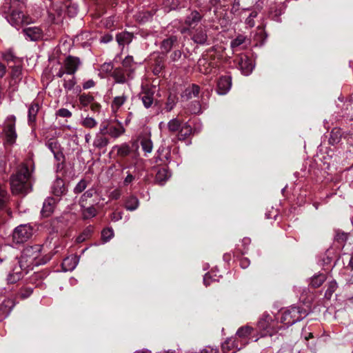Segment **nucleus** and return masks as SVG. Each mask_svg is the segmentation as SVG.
I'll return each mask as SVG.
<instances>
[{"label":"nucleus","instance_id":"f8f14e48","mask_svg":"<svg viewBox=\"0 0 353 353\" xmlns=\"http://www.w3.org/2000/svg\"><path fill=\"white\" fill-rule=\"evenodd\" d=\"M201 18L202 17L199 12L192 11L185 20V24L188 28H183L181 31V33H185L187 30H194L201 20Z\"/></svg>","mask_w":353,"mask_h":353},{"label":"nucleus","instance_id":"58836bf2","mask_svg":"<svg viewBox=\"0 0 353 353\" xmlns=\"http://www.w3.org/2000/svg\"><path fill=\"white\" fill-rule=\"evenodd\" d=\"M326 280V276L324 274H319L317 275H314L311 279L310 285L314 288L320 287L324 281Z\"/></svg>","mask_w":353,"mask_h":353},{"label":"nucleus","instance_id":"a18cd8bd","mask_svg":"<svg viewBox=\"0 0 353 353\" xmlns=\"http://www.w3.org/2000/svg\"><path fill=\"white\" fill-rule=\"evenodd\" d=\"M181 123L177 119H173L170 120L168 123V128L170 132H175L179 130Z\"/></svg>","mask_w":353,"mask_h":353},{"label":"nucleus","instance_id":"ddd939ff","mask_svg":"<svg viewBox=\"0 0 353 353\" xmlns=\"http://www.w3.org/2000/svg\"><path fill=\"white\" fill-rule=\"evenodd\" d=\"M129 98V94L125 90L120 94L114 97L111 103V110L113 113H117Z\"/></svg>","mask_w":353,"mask_h":353},{"label":"nucleus","instance_id":"72a5a7b5","mask_svg":"<svg viewBox=\"0 0 353 353\" xmlns=\"http://www.w3.org/2000/svg\"><path fill=\"white\" fill-rule=\"evenodd\" d=\"M39 110V105L38 103H32L30 105L28 109V123L30 125L35 122Z\"/></svg>","mask_w":353,"mask_h":353},{"label":"nucleus","instance_id":"412c9836","mask_svg":"<svg viewBox=\"0 0 353 353\" xmlns=\"http://www.w3.org/2000/svg\"><path fill=\"white\" fill-rule=\"evenodd\" d=\"M55 10L57 11L59 15H61L62 12L65 10L68 14L71 17L75 16L78 12L77 6L74 4L71 5L69 1L60 7H57Z\"/></svg>","mask_w":353,"mask_h":353},{"label":"nucleus","instance_id":"ea45409f","mask_svg":"<svg viewBox=\"0 0 353 353\" xmlns=\"http://www.w3.org/2000/svg\"><path fill=\"white\" fill-rule=\"evenodd\" d=\"M79 100L81 106L86 108L92 103L94 99L92 95L83 93L79 96Z\"/></svg>","mask_w":353,"mask_h":353},{"label":"nucleus","instance_id":"37998d69","mask_svg":"<svg viewBox=\"0 0 353 353\" xmlns=\"http://www.w3.org/2000/svg\"><path fill=\"white\" fill-rule=\"evenodd\" d=\"M94 193V190L92 189H89L87 191H85L81 196L79 199V205L81 208H85V205H86V201L88 199L93 196V194Z\"/></svg>","mask_w":353,"mask_h":353},{"label":"nucleus","instance_id":"8fccbe9b","mask_svg":"<svg viewBox=\"0 0 353 353\" xmlns=\"http://www.w3.org/2000/svg\"><path fill=\"white\" fill-rule=\"evenodd\" d=\"M114 236V231L112 228H105L101 232L102 239L107 242Z\"/></svg>","mask_w":353,"mask_h":353},{"label":"nucleus","instance_id":"dca6fc26","mask_svg":"<svg viewBox=\"0 0 353 353\" xmlns=\"http://www.w3.org/2000/svg\"><path fill=\"white\" fill-rule=\"evenodd\" d=\"M23 32L26 39L30 41H37L42 37L43 34L41 29L37 26L24 28Z\"/></svg>","mask_w":353,"mask_h":353},{"label":"nucleus","instance_id":"4d7b16f0","mask_svg":"<svg viewBox=\"0 0 353 353\" xmlns=\"http://www.w3.org/2000/svg\"><path fill=\"white\" fill-rule=\"evenodd\" d=\"M32 293V289L30 288H26L21 291L20 295L22 299H26L29 297Z\"/></svg>","mask_w":353,"mask_h":353},{"label":"nucleus","instance_id":"9d476101","mask_svg":"<svg viewBox=\"0 0 353 353\" xmlns=\"http://www.w3.org/2000/svg\"><path fill=\"white\" fill-rule=\"evenodd\" d=\"M154 89L148 85L142 86L141 92L139 93V98L141 99L145 108L152 106L154 102Z\"/></svg>","mask_w":353,"mask_h":353},{"label":"nucleus","instance_id":"e433bc0d","mask_svg":"<svg viewBox=\"0 0 353 353\" xmlns=\"http://www.w3.org/2000/svg\"><path fill=\"white\" fill-rule=\"evenodd\" d=\"M112 150H117V154L122 157L128 156L130 152V148L126 143L120 145H114Z\"/></svg>","mask_w":353,"mask_h":353},{"label":"nucleus","instance_id":"c85d7f7f","mask_svg":"<svg viewBox=\"0 0 353 353\" xmlns=\"http://www.w3.org/2000/svg\"><path fill=\"white\" fill-rule=\"evenodd\" d=\"M139 205L138 198L134 195L129 196L125 201V208L127 210L134 211Z\"/></svg>","mask_w":353,"mask_h":353},{"label":"nucleus","instance_id":"6e6552de","mask_svg":"<svg viewBox=\"0 0 353 353\" xmlns=\"http://www.w3.org/2000/svg\"><path fill=\"white\" fill-rule=\"evenodd\" d=\"M32 235V228L29 224L20 225L12 232V241L20 244L28 241Z\"/></svg>","mask_w":353,"mask_h":353},{"label":"nucleus","instance_id":"a211bd4d","mask_svg":"<svg viewBox=\"0 0 353 353\" xmlns=\"http://www.w3.org/2000/svg\"><path fill=\"white\" fill-rule=\"evenodd\" d=\"M56 203L57 201L55 199L52 197L47 198L43 204V208L41 211V215L44 217L50 216L54 211Z\"/></svg>","mask_w":353,"mask_h":353},{"label":"nucleus","instance_id":"7c9ffc66","mask_svg":"<svg viewBox=\"0 0 353 353\" xmlns=\"http://www.w3.org/2000/svg\"><path fill=\"white\" fill-rule=\"evenodd\" d=\"M239 65L244 75H249L254 68L252 61L248 58L241 59Z\"/></svg>","mask_w":353,"mask_h":353},{"label":"nucleus","instance_id":"052dcab7","mask_svg":"<svg viewBox=\"0 0 353 353\" xmlns=\"http://www.w3.org/2000/svg\"><path fill=\"white\" fill-rule=\"evenodd\" d=\"M200 353H219V352L217 348H214L211 346H206L200 352Z\"/></svg>","mask_w":353,"mask_h":353},{"label":"nucleus","instance_id":"de8ad7c7","mask_svg":"<svg viewBox=\"0 0 353 353\" xmlns=\"http://www.w3.org/2000/svg\"><path fill=\"white\" fill-rule=\"evenodd\" d=\"M245 41V37L243 35H238L234 39H233L230 43L231 48L234 50L238 47L241 46Z\"/></svg>","mask_w":353,"mask_h":353},{"label":"nucleus","instance_id":"423d86ee","mask_svg":"<svg viewBox=\"0 0 353 353\" xmlns=\"http://www.w3.org/2000/svg\"><path fill=\"white\" fill-rule=\"evenodd\" d=\"M81 62L79 58L73 56H68L63 61L62 65L60 67L55 76L61 78L65 74L69 75H74L78 70Z\"/></svg>","mask_w":353,"mask_h":353},{"label":"nucleus","instance_id":"2eb2a0df","mask_svg":"<svg viewBox=\"0 0 353 353\" xmlns=\"http://www.w3.org/2000/svg\"><path fill=\"white\" fill-rule=\"evenodd\" d=\"M232 79L230 77H221L217 82L216 92L220 95L225 94L231 88Z\"/></svg>","mask_w":353,"mask_h":353},{"label":"nucleus","instance_id":"3c124183","mask_svg":"<svg viewBox=\"0 0 353 353\" xmlns=\"http://www.w3.org/2000/svg\"><path fill=\"white\" fill-rule=\"evenodd\" d=\"M258 15V12L255 10L252 11L250 14L249 17L245 20V23L250 27L252 28L254 26L255 23L254 19L256 18Z\"/></svg>","mask_w":353,"mask_h":353},{"label":"nucleus","instance_id":"774afa93","mask_svg":"<svg viewBox=\"0 0 353 353\" xmlns=\"http://www.w3.org/2000/svg\"><path fill=\"white\" fill-rule=\"evenodd\" d=\"M3 59L7 61H14L15 57L12 52L9 51L3 54Z\"/></svg>","mask_w":353,"mask_h":353},{"label":"nucleus","instance_id":"6e6d98bb","mask_svg":"<svg viewBox=\"0 0 353 353\" xmlns=\"http://www.w3.org/2000/svg\"><path fill=\"white\" fill-rule=\"evenodd\" d=\"M101 72L104 73H110L113 70V65L111 63H104L101 66Z\"/></svg>","mask_w":353,"mask_h":353},{"label":"nucleus","instance_id":"b1692460","mask_svg":"<svg viewBox=\"0 0 353 353\" xmlns=\"http://www.w3.org/2000/svg\"><path fill=\"white\" fill-rule=\"evenodd\" d=\"M123 68L127 72V76L130 79L133 78L134 71V63L132 56H127L122 62Z\"/></svg>","mask_w":353,"mask_h":353},{"label":"nucleus","instance_id":"4be33fe9","mask_svg":"<svg viewBox=\"0 0 353 353\" xmlns=\"http://www.w3.org/2000/svg\"><path fill=\"white\" fill-rule=\"evenodd\" d=\"M200 88L195 84L192 85L191 86L188 87L181 94V98L183 100L188 101L189 99H192L193 97H196L199 93Z\"/></svg>","mask_w":353,"mask_h":353},{"label":"nucleus","instance_id":"a878e982","mask_svg":"<svg viewBox=\"0 0 353 353\" xmlns=\"http://www.w3.org/2000/svg\"><path fill=\"white\" fill-rule=\"evenodd\" d=\"M177 39L175 36H171L162 41L160 49L163 53H168L170 51L174 44L176 43Z\"/></svg>","mask_w":353,"mask_h":353},{"label":"nucleus","instance_id":"0e129e2a","mask_svg":"<svg viewBox=\"0 0 353 353\" xmlns=\"http://www.w3.org/2000/svg\"><path fill=\"white\" fill-rule=\"evenodd\" d=\"M134 180V176L130 172H128L127 176H125V178L123 181V184L125 185H128L130 183H131Z\"/></svg>","mask_w":353,"mask_h":353},{"label":"nucleus","instance_id":"393cba45","mask_svg":"<svg viewBox=\"0 0 353 353\" xmlns=\"http://www.w3.org/2000/svg\"><path fill=\"white\" fill-rule=\"evenodd\" d=\"M66 189L64 181L61 179H57L52 186V192L57 196H61L65 194Z\"/></svg>","mask_w":353,"mask_h":353},{"label":"nucleus","instance_id":"49530a36","mask_svg":"<svg viewBox=\"0 0 353 353\" xmlns=\"http://www.w3.org/2000/svg\"><path fill=\"white\" fill-rule=\"evenodd\" d=\"M76 83H77L76 78L74 75H72V78H70L69 79H63V86L65 90L68 92V91L72 90L74 88Z\"/></svg>","mask_w":353,"mask_h":353},{"label":"nucleus","instance_id":"aec40b11","mask_svg":"<svg viewBox=\"0 0 353 353\" xmlns=\"http://www.w3.org/2000/svg\"><path fill=\"white\" fill-rule=\"evenodd\" d=\"M112 77L117 83H125L131 79L127 76V72L123 68H115L112 73Z\"/></svg>","mask_w":353,"mask_h":353},{"label":"nucleus","instance_id":"e2e57ef3","mask_svg":"<svg viewBox=\"0 0 353 353\" xmlns=\"http://www.w3.org/2000/svg\"><path fill=\"white\" fill-rule=\"evenodd\" d=\"M181 57V52L179 50H174L170 56L171 59L173 61L179 60Z\"/></svg>","mask_w":353,"mask_h":353},{"label":"nucleus","instance_id":"bf43d9fd","mask_svg":"<svg viewBox=\"0 0 353 353\" xmlns=\"http://www.w3.org/2000/svg\"><path fill=\"white\" fill-rule=\"evenodd\" d=\"M348 238V234L343 232H338L336 234V239L338 241H345Z\"/></svg>","mask_w":353,"mask_h":353},{"label":"nucleus","instance_id":"0eeeda50","mask_svg":"<svg viewBox=\"0 0 353 353\" xmlns=\"http://www.w3.org/2000/svg\"><path fill=\"white\" fill-rule=\"evenodd\" d=\"M15 117L10 115L8 117L5 121L3 133L7 144L12 145L17 139V132L15 130Z\"/></svg>","mask_w":353,"mask_h":353},{"label":"nucleus","instance_id":"a19ab883","mask_svg":"<svg viewBox=\"0 0 353 353\" xmlns=\"http://www.w3.org/2000/svg\"><path fill=\"white\" fill-rule=\"evenodd\" d=\"M97 121L94 118L90 117L83 118L81 121V124L83 127L89 129L95 128L97 125Z\"/></svg>","mask_w":353,"mask_h":353},{"label":"nucleus","instance_id":"4468645a","mask_svg":"<svg viewBox=\"0 0 353 353\" xmlns=\"http://www.w3.org/2000/svg\"><path fill=\"white\" fill-rule=\"evenodd\" d=\"M239 342L240 341L236 338L234 339H229L223 343L222 349L224 352L231 350L232 351V353H234L237 350L242 349L247 344V342L243 343H240V344Z\"/></svg>","mask_w":353,"mask_h":353},{"label":"nucleus","instance_id":"f03ea898","mask_svg":"<svg viewBox=\"0 0 353 353\" xmlns=\"http://www.w3.org/2000/svg\"><path fill=\"white\" fill-rule=\"evenodd\" d=\"M41 248L40 245L26 246L23 248L20 258L15 261L26 270L32 269L34 266L45 264L49 258L41 256Z\"/></svg>","mask_w":353,"mask_h":353},{"label":"nucleus","instance_id":"6ab92c4d","mask_svg":"<svg viewBox=\"0 0 353 353\" xmlns=\"http://www.w3.org/2000/svg\"><path fill=\"white\" fill-rule=\"evenodd\" d=\"M79 259L77 255H71L65 257L62 262V268L63 271L73 270L79 263Z\"/></svg>","mask_w":353,"mask_h":353},{"label":"nucleus","instance_id":"79ce46f5","mask_svg":"<svg viewBox=\"0 0 353 353\" xmlns=\"http://www.w3.org/2000/svg\"><path fill=\"white\" fill-rule=\"evenodd\" d=\"M141 145L143 150L146 153H150L152 151L153 144L148 137H144L141 139Z\"/></svg>","mask_w":353,"mask_h":353},{"label":"nucleus","instance_id":"c9c22d12","mask_svg":"<svg viewBox=\"0 0 353 353\" xmlns=\"http://www.w3.org/2000/svg\"><path fill=\"white\" fill-rule=\"evenodd\" d=\"M81 214L84 219H91L97 214V210L92 205L89 207L81 208Z\"/></svg>","mask_w":353,"mask_h":353},{"label":"nucleus","instance_id":"2f4dec72","mask_svg":"<svg viewBox=\"0 0 353 353\" xmlns=\"http://www.w3.org/2000/svg\"><path fill=\"white\" fill-rule=\"evenodd\" d=\"M342 137V131L340 128H334L332 130L329 138V143L335 145L340 142Z\"/></svg>","mask_w":353,"mask_h":353},{"label":"nucleus","instance_id":"20e7f679","mask_svg":"<svg viewBox=\"0 0 353 353\" xmlns=\"http://www.w3.org/2000/svg\"><path fill=\"white\" fill-rule=\"evenodd\" d=\"M283 329V326L274 316L263 314L257 323V331L261 337L272 336Z\"/></svg>","mask_w":353,"mask_h":353},{"label":"nucleus","instance_id":"f257e3e1","mask_svg":"<svg viewBox=\"0 0 353 353\" xmlns=\"http://www.w3.org/2000/svg\"><path fill=\"white\" fill-rule=\"evenodd\" d=\"M24 6L23 0H6L1 7V11L8 23L17 28L30 22L29 17L22 12Z\"/></svg>","mask_w":353,"mask_h":353},{"label":"nucleus","instance_id":"69168bd1","mask_svg":"<svg viewBox=\"0 0 353 353\" xmlns=\"http://www.w3.org/2000/svg\"><path fill=\"white\" fill-rule=\"evenodd\" d=\"M174 104H175L174 101L172 100L171 99V97H170L168 99L166 104H165V109L167 110V111H171L173 109Z\"/></svg>","mask_w":353,"mask_h":353},{"label":"nucleus","instance_id":"473e14b6","mask_svg":"<svg viewBox=\"0 0 353 353\" xmlns=\"http://www.w3.org/2000/svg\"><path fill=\"white\" fill-rule=\"evenodd\" d=\"M124 132L125 129L121 124L118 125L117 126L110 125L108 128L107 134L110 135L111 137L116 139L120 137L121 134H123Z\"/></svg>","mask_w":353,"mask_h":353},{"label":"nucleus","instance_id":"680f3d73","mask_svg":"<svg viewBox=\"0 0 353 353\" xmlns=\"http://www.w3.org/2000/svg\"><path fill=\"white\" fill-rule=\"evenodd\" d=\"M94 85H95V82L92 79H89V80L85 81L83 83L82 86L84 90H88L91 88H93Z\"/></svg>","mask_w":353,"mask_h":353},{"label":"nucleus","instance_id":"603ef678","mask_svg":"<svg viewBox=\"0 0 353 353\" xmlns=\"http://www.w3.org/2000/svg\"><path fill=\"white\" fill-rule=\"evenodd\" d=\"M54 154V157L55 160L58 162L57 168H59L60 163H63L65 161V157L63 154V152L61 150L52 153Z\"/></svg>","mask_w":353,"mask_h":353},{"label":"nucleus","instance_id":"4c0bfd02","mask_svg":"<svg viewBox=\"0 0 353 353\" xmlns=\"http://www.w3.org/2000/svg\"><path fill=\"white\" fill-rule=\"evenodd\" d=\"M46 145L52 152V153L58 152L61 150L59 142L55 139H49L46 142Z\"/></svg>","mask_w":353,"mask_h":353},{"label":"nucleus","instance_id":"cd10ccee","mask_svg":"<svg viewBox=\"0 0 353 353\" xmlns=\"http://www.w3.org/2000/svg\"><path fill=\"white\" fill-rule=\"evenodd\" d=\"M133 38V34L128 32H122L117 34L116 39L119 46L129 44Z\"/></svg>","mask_w":353,"mask_h":353},{"label":"nucleus","instance_id":"338daca9","mask_svg":"<svg viewBox=\"0 0 353 353\" xmlns=\"http://www.w3.org/2000/svg\"><path fill=\"white\" fill-rule=\"evenodd\" d=\"M109 126L106 124H101L99 131L97 134H101L102 135L107 134Z\"/></svg>","mask_w":353,"mask_h":353},{"label":"nucleus","instance_id":"f704fd0d","mask_svg":"<svg viewBox=\"0 0 353 353\" xmlns=\"http://www.w3.org/2000/svg\"><path fill=\"white\" fill-rule=\"evenodd\" d=\"M191 133H192L191 126L186 123H183V125H181V126L179 129V134H178L179 139L184 140L189 135H190Z\"/></svg>","mask_w":353,"mask_h":353},{"label":"nucleus","instance_id":"7ed1b4c3","mask_svg":"<svg viewBox=\"0 0 353 353\" xmlns=\"http://www.w3.org/2000/svg\"><path fill=\"white\" fill-rule=\"evenodd\" d=\"M32 165V162L23 163L17 170V172L11 176L10 187L11 190L14 194H26L28 192L30 184L29 179L30 178V171L29 167Z\"/></svg>","mask_w":353,"mask_h":353},{"label":"nucleus","instance_id":"864d4df0","mask_svg":"<svg viewBox=\"0 0 353 353\" xmlns=\"http://www.w3.org/2000/svg\"><path fill=\"white\" fill-rule=\"evenodd\" d=\"M57 115L63 118H70L72 117V112L66 108H61L57 112Z\"/></svg>","mask_w":353,"mask_h":353},{"label":"nucleus","instance_id":"09e8293b","mask_svg":"<svg viewBox=\"0 0 353 353\" xmlns=\"http://www.w3.org/2000/svg\"><path fill=\"white\" fill-rule=\"evenodd\" d=\"M88 182L85 179H81L74 187V192L75 194H79L82 192L87 188Z\"/></svg>","mask_w":353,"mask_h":353},{"label":"nucleus","instance_id":"c756f323","mask_svg":"<svg viewBox=\"0 0 353 353\" xmlns=\"http://www.w3.org/2000/svg\"><path fill=\"white\" fill-rule=\"evenodd\" d=\"M171 176L170 172L168 168L163 167L158 170L156 174V181L163 184L165 181H166Z\"/></svg>","mask_w":353,"mask_h":353},{"label":"nucleus","instance_id":"5701e85b","mask_svg":"<svg viewBox=\"0 0 353 353\" xmlns=\"http://www.w3.org/2000/svg\"><path fill=\"white\" fill-rule=\"evenodd\" d=\"M252 328L250 326H244L239 328L236 332V339L240 343H243L245 342L248 343V336L251 334Z\"/></svg>","mask_w":353,"mask_h":353},{"label":"nucleus","instance_id":"5fc2aeb1","mask_svg":"<svg viewBox=\"0 0 353 353\" xmlns=\"http://www.w3.org/2000/svg\"><path fill=\"white\" fill-rule=\"evenodd\" d=\"M336 288L337 283L335 281L330 282L328 288L325 292V296H331L332 293L336 290Z\"/></svg>","mask_w":353,"mask_h":353},{"label":"nucleus","instance_id":"c03bdc74","mask_svg":"<svg viewBox=\"0 0 353 353\" xmlns=\"http://www.w3.org/2000/svg\"><path fill=\"white\" fill-rule=\"evenodd\" d=\"M93 231V228L91 226L88 227L86 229H85L83 232L77 236V243H81L88 239L91 234V233Z\"/></svg>","mask_w":353,"mask_h":353},{"label":"nucleus","instance_id":"1a4fd4ad","mask_svg":"<svg viewBox=\"0 0 353 353\" xmlns=\"http://www.w3.org/2000/svg\"><path fill=\"white\" fill-rule=\"evenodd\" d=\"M199 70L205 74L213 72V70L217 67V63L215 58L208 54H203L197 61Z\"/></svg>","mask_w":353,"mask_h":353},{"label":"nucleus","instance_id":"13d9d810","mask_svg":"<svg viewBox=\"0 0 353 353\" xmlns=\"http://www.w3.org/2000/svg\"><path fill=\"white\" fill-rule=\"evenodd\" d=\"M123 217V212L121 211H115L111 214V219L113 221H118Z\"/></svg>","mask_w":353,"mask_h":353},{"label":"nucleus","instance_id":"bb28decb","mask_svg":"<svg viewBox=\"0 0 353 353\" xmlns=\"http://www.w3.org/2000/svg\"><path fill=\"white\" fill-rule=\"evenodd\" d=\"M109 143V139L105 137V135H102L101 134H96L94 141H93V146L98 149L101 150L106 147Z\"/></svg>","mask_w":353,"mask_h":353},{"label":"nucleus","instance_id":"f3484780","mask_svg":"<svg viewBox=\"0 0 353 353\" xmlns=\"http://www.w3.org/2000/svg\"><path fill=\"white\" fill-rule=\"evenodd\" d=\"M192 39L196 43L204 44L208 39L207 34L203 27L199 26L196 29L191 30Z\"/></svg>","mask_w":353,"mask_h":353},{"label":"nucleus","instance_id":"9b49d317","mask_svg":"<svg viewBox=\"0 0 353 353\" xmlns=\"http://www.w3.org/2000/svg\"><path fill=\"white\" fill-rule=\"evenodd\" d=\"M10 272L8 273L6 281L8 283L13 284L19 281L23 277V271L28 272V270L22 268L16 261Z\"/></svg>","mask_w":353,"mask_h":353},{"label":"nucleus","instance_id":"39448f33","mask_svg":"<svg viewBox=\"0 0 353 353\" xmlns=\"http://www.w3.org/2000/svg\"><path fill=\"white\" fill-rule=\"evenodd\" d=\"M307 315L306 310L299 307L292 306L282 313L280 323L283 329L288 327Z\"/></svg>","mask_w":353,"mask_h":353}]
</instances>
